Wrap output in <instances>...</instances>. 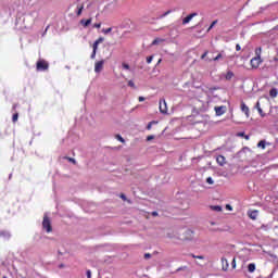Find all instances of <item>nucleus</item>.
<instances>
[{"label": "nucleus", "instance_id": "obj_34", "mask_svg": "<svg viewBox=\"0 0 278 278\" xmlns=\"http://www.w3.org/2000/svg\"><path fill=\"white\" fill-rule=\"evenodd\" d=\"M122 67H123L125 71H129V64H127V63H123V64H122Z\"/></svg>", "mask_w": 278, "mask_h": 278}, {"label": "nucleus", "instance_id": "obj_1", "mask_svg": "<svg viewBox=\"0 0 278 278\" xmlns=\"http://www.w3.org/2000/svg\"><path fill=\"white\" fill-rule=\"evenodd\" d=\"M178 240H180V242H192L194 240V230L190 228L179 230Z\"/></svg>", "mask_w": 278, "mask_h": 278}, {"label": "nucleus", "instance_id": "obj_48", "mask_svg": "<svg viewBox=\"0 0 278 278\" xmlns=\"http://www.w3.org/2000/svg\"><path fill=\"white\" fill-rule=\"evenodd\" d=\"M152 216H159V213L157 212H152Z\"/></svg>", "mask_w": 278, "mask_h": 278}, {"label": "nucleus", "instance_id": "obj_38", "mask_svg": "<svg viewBox=\"0 0 278 278\" xmlns=\"http://www.w3.org/2000/svg\"><path fill=\"white\" fill-rule=\"evenodd\" d=\"M66 160H68V162H72V164H77V161H75V159L73 157H66Z\"/></svg>", "mask_w": 278, "mask_h": 278}, {"label": "nucleus", "instance_id": "obj_28", "mask_svg": "<svg viewBox=\"0 0 278 278\" xmlns=\"http://www.w3.org/2000/svg\"><path fill=\"white\" fill-rule=\"evenodd\" d=\"M156 124H157V122H155V121L150 122V123L148 124V126H147V129H151V127H152L153 125H156Z\"/></svg>", "mask_w": 278, "mask_h": 278}, {"label": "nucleus", "instance_id": "obj_24", "mask_svg": "<svg viewBox=\"0 0 278 278\" xmlns=\"http://www.w3.org/2000/svg\"><path fill=\"white\" fill-rule=\"evenodd\" d=\"M151 257H153V254L151 253L143 254V260H151Z\"/></svg>", "mask_w": 278, "mask_h": 278}, {"label": "nucleus", "instance_id": "obj_8", "mask_svg": "<svg viewBox=\"0 0 278 278\" xmlns=\"http://www.w3.org/2000/svg\"><path fill=\"white\" fill-rule=\"evenodd\" d=\"M160 112L162 114H167L168 106L166 105V100H163V102H160Z\"/></svg>", "mask_w": 278, "mask_h": 278}, {"label": "nucleus", "instance_id": "obj_55", "mask_svg": "<svg viewBox=\"0 0 278 278\" xmlns=\"http://www.w3.org/2000/svg\"><path fill=\"white\" fill-rule=\"evenodd\" d=\"M3 278H7V277H3Z\"/></svg>", "mask_w": 278, "mask_h": 278}, {"label": "nucleus", "instance_id": "obj_33", "mask_svg": "<svg viewBox=\"0 0 278 278\" xmlns=\"http://www.w3.org/2000/svg\"><path fill=\"white\" fill-rule=\"evenodd\" d=\"M151 140H155V136L150 135V136L147 137L148 142H151Z\"/></svg>", "mask_w": 278, "mask_h": 278}, {"label": "nucleus", "instance_id": "obj_50", "mask_svg": "<svg viewBox=\"0 0 278 278\" xmlns=\"http://www.w3.org/2000/svg\"><path fill=\"white\" fill-rule=\"evenodd\" d=\"M168 14H170V11L165 12V13L163 14V16H166V15H168Z\"/></svg>", "mask_w": 278, "mask_h": 278}, {"label": "nucleus", "instance_id": "obj_13", "mask_svg": "<svg viewBox=\"0 0 278 278\" xmlns=\"http://www.w3.org/2000/svg\"><path fill=\"white\" fill-rule=\"evenodd\" d=\"M241 110L244 112L245 116L249 118V106L244 104V102L241 103Z\"/></svg>", "mask_w": 278, "mask_h": 278}, {"label": "nucleus", "instance_id": "obj_10", "mask_svg": "<svg viewBox=\"0 0 278 278\" xmlns=\"http://www.w3.org/2000/svg\"><path fill=\"white\" fill-rule=\"evenodd\" d=\"M222 270L225 273L229 270V261H227L225 257H222Z\"/></svg>", "mask_w": 278, "mask_h": 278}, {"label": "nucleus", "instance_id": "obj_23", "mask_svg": "<svg viewBox=\"0 0 278 278\" xmlns=\"http://www.w3.org/2000/svg\"><path fill=\"white\" fill-rule=\"evenodd\" d=\"M256 109H257L258 113L261 114V116H264L262 106H260V102L256 103Z\"/></svg>", "mask_w": 278, "mask_h": 278}, {"label": "nucleus", "instance_id": "obj_16", "mask_svg": "<svg viewBox=\"0 0 278 278\" xmlns=\"http://www.w3.org/2000/svg\"><path fill=\"white\" fill-rule=\"evenodd\" d=\"M211 210H213V212H223V206H220V205H213V206H211Z\"/></svg>", "mask_w": 278, "mask_h": 278}, {"label": "nucleus", "instance_id": "obj_46", "mask_svg": "<svg viewBox=\"0 0 278 278\" xmlns=\"http://www.w3.org/2000/svg\"><path fill=\"white\" fill-rule=\"evenodd\" d=\"M231 266L232 268H236V258L232 260Z\"/></svg>", "mask_w": 278, "mask_h": 278}, {"label": "nucleus", "instance_id": "obj_20", "mask_svg": "<svg viewBox=\"0 0 278 278\" xmlns=\"http://www.w3.org/2000/svg\"><path fill=\"white\" fill-rule=\"evenodd\" d=\"M164 42V39L156 38L153 40L152 45H162Z\"/></svg>", "mask_w": 278, "mask_h": 278}, {"label": "nucleus", "instance_id": "obj_31", "mask_svg": "<svg viewBox=\"0 0 278 278\" xmlns=\"http://www.w3.org/2000/svg\"><path fill=\"white\" fill-rule=\"evenodd\" d=\"M93 51L91 53V60H94L97 58V50H94V48H92Z\"/></svg>", "mask_w": 278, "mask_h": 278}, {"label": "nucleus", "instance_id": "obj_12", "mask_svg": "<svg viewBox=\"0 0 278 278\" xmlns=\"http://www.w3.org/2000/svg\"><path fill=\"white\" fill-rule=\"evenodd\" d=\"M101 42H103V37L98 38L92 46V49H94V51H97L99 49V45H101Z\"/></svg>", "mask_w": 278, "mask_h": 278}, {"label": "nucleus", "instance_id": "obj_54", "mask_svg": "<svg viewBox=\"0 0 278 278\" xmlns=\"http://www.w3.org/2000/svg\"><path fill=\"white\" fill-rule=\"evenodd\" d=\"M245 140H249V136H244Z\"/></svg>", "mask_w": 278, "mask_h": 278}, {"label": "nucleus", "instance_id": "obj_11", "mask_svg": "<svg viewBox=\"0 0 278 278\" xmlns=\"http://www.w3.org/2000/svg\"><path fill=\"white\" fill-rule=\"evenodd\" d=\"M194 16H197V13L189 14L187 17L182 20V25H188V23H190Z\"/></svg>", "mask_w": 278, "mask_h": 278}, {"label": "nucleus", "instance_id": "obj_18", "mask_svg": "<svg viewBox=\"0 0 278 278\" xmlns=\"http://www.w3.org/2000/svg\"><path fill=\"white\" fill-rule=\"evenodd\" d=\"M248 270H249V273H255V264H253V263L249 264Z\"/></svg>", "mask_w": 278, "mask_h": 278}, {"label": "nucleus", "instance_id": "obj_19", "mask_svg": "<svg viewBox=\"0 0 278 278\" xmlns=\"http://www.w3.org/2000/svg\"><path fill=\"white\" fill-rule=\"evenodd\" d=\"M269 94H270V97H271L273 99H275V97H277V94H278L277 89H271V90L269 91Z\"/></svg>", "mask_w": 278, "mask_h": 278}, {"label": "nucleus", "instance_id": "obj_27", "mask_svg": "<svg viewBox=\"0 0 278 278\" xmlns=\"http://www.w3.org/2000/svg\"><path fill=\"white\" fill-rule=\"evenodd\" d=\"M192 257L194 258V260H205V256H203V255H192Z\"/></svg>", "mask_w": 278, "mask_h": 278}, {"label": "nucleus", "instance_id": "obj_47", "mask_svg": "<svg viewBox=\"0 0 278 278\" xmlns=\"http://www.w3.org/2000/svg\"><path fill=\"white\" fill-rule=\"evenodd\" d=\"M240 49H241V48H240V45H237V46H236V51H240Z\"/></svg>", "mask_w": 278, "mask_h": 278}, {"label": "nucleus", "instance_id": "obj_39", "mask_svg": "<svg viewBox=\"0 0 278 278\" xmlns=\"http://www.w3.org/2000/svg\"><path fill=\"white\" fill-rule=\"evenodd\" d=\"M81 12H84V7H80L77 12V16L81 15Z\"/></svg>", "mask_w": 278, "mask_h": 278}, {"label": "nucleus", "instance_id": "obj_15", "mask_svg": "<svg viewBox=\"0 0 278 278\" xmlns=\"http://www.w3.org/2000/svg\"><path fill=\"white\" fill-rule=\"evenodd\" d=\"M80 23L84 25V27H88V25L92 23V18L81 20Z\"/></svg>", "mask_w": 278, "mask_h": 278}, {"label": "nucleus", "instance_id": "obj_36", "mask_svg": "<svg viewBox=\"0 0 278 278\" xmlns=\"http://www.w3.org/2000/svg\"><path fill=\"white\" fill-rule=\"evenodd\" d=\"M207 53H210V51H205L202 55H201V60H205V58H207Z\"/></svg>", "mask_w": 278, "mask_h": 278}, {"label": "nucleus", "instance_id": "obj_5", "mask_svg": "<svg viewBox=\"0 0 278 278\" xmlns=\"http://www.w3.org/2000/svg\"><path fill=\"white\" fill-rule=\"evenodd\" d=\"M49 70V63L45 60H39L37 62V71H48Z\"/></svg>", "mask_w": 278, "mask_h": 278}, {"label": "nucleus", "instance_id": "obj_2", "mask_svg": "<svg viewBox=\"0 0 278 278\" xmlns=\"http://www.w3.org/2000/svg\"><path fill=\"white\" fill-rule=\"evenodd\" d=\"M260 53H262V48L258 49V52L256 51V56L253 58L250 62L252 68H260V65L262 64V56Z\"/></svg>", "mask_w": 278, "mask_h": 278}, {"label": "nucleus", "instance_id": "obj_4", "mask_svg": "<svg viewBox=\"0 0 278 278\" xmlns=\"http://www.w3.org/2000/svg\"><path fill=\"white\" fill-rule=\"evenodd\" d=\"M165 238L168 240H179V231L167 230Z\"/></svg>", "mask_w": 278, "mask_h": 278}, {"label": "nucleus", "instance_id": "obj_37", "mask_svg": "<svg viewBox=\"0 0 278 278\" xmlns=\"http://www.w3.org/2000/svg\"><path fill=\"white\" fill-rule=\"evenodd\" d=\"M151 62H153V55H150L147 58V63L151 64Z\"/></svg>", "mask_w": 278, "mask_h": 278}, {"label": "nucleus", "instance_id": "obj_45", "mask_svg": "<svg viewBox=\"0 0 278 278\" xmlns=\"http://www.w3.org/2000/svg\"><path fill=\"white\" fill-rule=\"evenodd\" d=\"M263 102H264L266 105H268V103H269L268 98L263 99Z\"/></svg>", "mask_w": 278, "mask_h": 278}, {"label": "nucleus", "instance_id": "obj_49", "mask_svg": "<svg viewBox=\"0 0 278 278\" xmlns=\"http://www.w3.org/2000/svg\"><path fill=\"white\" fill-rule=\"evenodd\" d=\"M238 136H240L241 138L244 137V132H239Z\"/></svg>", "mask_w": 278, "mask_h": 278}, {"label": "nucleus", "instance_id": "obj_3", "mask_svg": "<svg viewBox=\"0 0 278 278\" xmlns=\"http://www.w3.org/2000/svg\"><path fill=\"white\" fill-rule=\"evenodd\" d=\"M42 228L46 229L47 233H51V231H53V227L51 226V219H49V216L47 215L43 216Z\"/></svg>", "mask_w": 278, "mask_h": 278}, {"label": "nucleus", "instance_id": "obj_41", "mask_svg": "<svg viewBox=\"0 0 278 278\" xmlns=\"http://www.w3.org/2000/svg\"><path fill=\"white\" fill-rule=\"evenodd\" d=\"M93 27H96V29H101V23L94 24Z\"/></svg>", "mask_w": 278, "mask_h": 278}, {"label": "nucleus", "instance_id": "obj_21", "mask_svg": "<svg viewBox=\"0 0 278 278\" xmlns=\"http://www.w3.org/2000/svg\"><path fill=\"white\" fill-rule=\"evenodd\" d=\"M116 140L125 144V139L121 135H115Z\"/></svg>", "mask_w": 278, "mask_h": 278}, {"label": "nucleus", "instance_id": "obj_44", "mask_svg": "<svg viewBox=\"0 0 278 278\" xmlns=\"http://www.w3.org/2000/svg\"><path fill=\"white\" fill-rule=\"evenodd\" d=\"M128 86H130V88H134V86H135V85H134V80H129V81H128Z\"/></svg>", "mask_w": 278, "mask_h": 278}, {"label": "nucleus", "instance_id": "obj_35", "mask_svg": "<svg viewBox=\"0 0 278 278\" xmlns=\"http://www.w3.org/2000/svg\"><path fill=\"white\" fill-rule=\"evenodd\" d=\"M119 199H122L123 201H127V195H125V193H121Z\"/></svg>", "mask_w": 278, "mask_h": 278}, {"label": "nucleus", "instance_id": "obj_22", "mask_svg": "<svg viewBox=\"0 0 278 278\" xmlns=\"http://www.w3.org/2000/svg\"><path fill=\"white\" fill-rule=\"evenodd\" d=\"M257 147L261 149H266V141H260Z\"/></svg>", "mask_w": 278, "mask_h": 278}, {"label": "nucleus", "instance_id": "obj_26", "mask_svg": "<svg viewBox=\"0 0 278 278\" xmlns=\"http://www.w3.org/2000/svg\"><path fill=\"white\" fill-rule=\"evenodd\" d=\"M206 184L214 186V179H212V177L206 178Z\"/></svg>", "mask_w": 278, "mask_h": 278}, {"label": "nucleus", "instance_id": "obj_30", "mask_svg": "<svg viewBox=\"0 0 278 278\" xmlns=\"http://www.w3.org/2000/svg\"><path fill=\"white\" fill-rule=\"evenodd\" d=\"M110 31H112V27L102 29V34H105V35L110 34Z\"/></svg>", "mask_w": 278, "mask_h": 278}, {"label": "nucleus", "instance_id": "obj_32", "mask_svg": "<svg viewBox=\"0 0 278 278\" xmlns=\"http://www.w3.org/2000/svg\"><path fill=\"white\" fill-rule=\"evenodd\" d=\"M222 58H223V54H218L217 56H215L214 59H213V61L214 62H218V60H222Z\"/></svg>", "mask_w": 278, "mask_h": 278}, {"label": "nucleus", "instance_id": "obj_9", "mask_svg": "<svg viewBox=\"0 0 278 278\" xmlns=\"http://www.w3.org/2000/svg\"><path fill=\"white\" fill-rule=\"evenodd\" d=\"M0 238L3 240H10L12 238V235L8 230H0Z\"/></svg>", "mask_w": 278, "mask_h": 278}, {"label": "nucleus", "instance_id": "obj_25", "mask_svg": "<svg viewBox=\"0 0 278 278\" xmlns=\"http://www.w3.org/2000/svg\"><path fill=\"white\" fill-rule=\"evenodd\" d=\"M232 77H233V72H228V73L226 74V79H227V80L231 79Z\"/></svg>", "mask_w": 278, "mask_h": 278}, {"label": "nucleus", "instance_id": "obj_14", "mask_svg": "<svg viewBox=\"0 0 278 278\" xmlns=\"http://www.w3.org/2000/svg\"><path fill=\"white\" fill-rule=\"evenodd\" d=\"M217 163L219 164V166H225V156H217Z\"/></svg>", "mask_w": 278, "mask_h": 278}, {"label": "nucleus", "instance_id": "obj_6", "mask_svg": "<svg viewBox=\"0 0 278 278\" xmlns=\"http://www.w3.org/2000/svg\"><path fill=\"white\" fill-rule=\"evenodd\" d=\"M105 64L104 60L98 61L94 64V73H101L103 71V65Z\"/></svg>", "mask_w": 278, "mask_h": 278}, {"label": "nucleus", "instance_id": "obj_43", "mask_svg": "<svg viewBox=\"0 0 278 278\" xmlns=\"http://www.w3.org/2000/svg\"><path fill=\"white\" fill-rule=\"evenodd\" d=\"M226 210H229V212H231V210H233V207L230 204H227Z\"/></svg>", "mask_w": 278, "mask_h": 278}, {"label": "nucleus", "instance_id": "obj_29", "mask_svg": "<svg viewBox=\"0 0 278 278\" xmlns=\"http://www.w3.org/2000/svg\"><path fill=\"white\" fill-rule=\"evenodd\" d=\"M12 121L13 123H16V121H18V113L13 114Z\"/></svg>", "mask_w": 278, "mask_h": 278}, {"label": "nucleus", "instance_id": "obj_40", "mask_svg": "<svg viewBox=\"0 0 278 278\" xmlns=\"http://www.w3.org/2000/svg\"><path fill=\"white\" fill-rule=\"evenodd\" d=\"M87 278H92V271L90 269L87 270Z\"/></svg>", "mask_w": 278, "mask_h": 278}, {"label": "nucleus", "instance_id": "obj_7", "mask_svg": "<svg viewBox=\"0 0 278 278\" xmlns=\"http://www.w3.org/2000/svg\"><path fill=\"white\" fill-rule=\"evenodd\" d=\"M227 112V106H215L216 116H223Z\"/></svg>", "mask_w": 278, "mask_h": 278}, {"label": "nucleus", "instance_id": "obj_51", "mask_svg": "<svg viewBox=\"0 0 278 278\" xmlns=\"http://www.w3.org/2000/svg\"><path fill=\"white\" fill-rule=\"evenodd\" d=\"M206 60V62H212V59H210V58H207V59H205Z\"/></svg>", "mask_w": 278, "mask_h": 278}, {"label": "nucleus", "instance_id": "obj_53", "mask_svg": "<svg viewBox=\"0 0 278 278\" xmlns=\"http://www.w3.org/2000/svg\"><path fill=\"white\" fill-rule=\"evenodd\" d=\"M140 101H144V98L140 97Z\"/></svg>", "mask_w": 278, "mask_h": 278}, {"label": "nucleus", "instance_id": "obj_17", "mask_svg": "<svg viewBox=\"0 0 278 278\" xmlns=\"http://www.w3.org/2000/svg\"><path fill=\"white\" fill-rule=\"evenodd\" d=\"M249 217L252 219V220H255V218H257V211H252L249 213Z\"/></svg>", "mask_w": 278, "mask_h": 278}, {"label": "nucleus", "instance_id": "obj_52", "mask_svg": "<svg viewBox=\"0 0 278 278\" xmlns=\"http://www.w3.org/2000/svg\"><path fill=\"white\" fill-rule=\"evenodd\" d=\"M157 64H162V59H160V60L157 61Z\"/></svg>", "mask_w": 278, "mask_h": 278}, {"label": "nucleus", "instance_id": "obj_42", "mask_svg": "<svg viewBox=\"0 0 278 278\" xmlns=\"http://www.w3.org/2000/svg\"><path fill=\"white\" fill-rule=\"evenodd\" d=\"M214 25H216V21L212 22L211 26L208 27L207 31H210V29H212L214 27Z\"/></svg>", "mask_w": 278, "mask_h": 278}]
</instances>
